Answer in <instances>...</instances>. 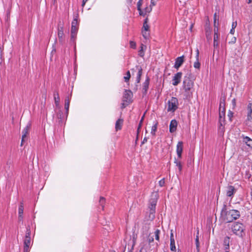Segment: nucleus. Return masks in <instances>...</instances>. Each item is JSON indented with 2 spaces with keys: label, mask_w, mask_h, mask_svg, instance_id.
<instances>
[{
  "label": "nucleus",
  "mask_w": 252,
  "mask_h": 252,
  "mask_svg": "<svg viewBox=\"0 0 252 252\" xmlns=\"http://www.w3.org/2000/svg\"><path fill=\"white\" fill-rule=\"evenodd\" d=\"M240 216V213L238 210H227L226 206L224 205L221 212L220 219L225 222H230L238 219Z\"/></svg>",
  "instance_id": "obj_1"
},
{
  "label": "nucleus",
  "mask_w": 252,
  "mask_h": 252,
  "mask_svg": "<svg viewBox=\"0 0 252 252\" xmlns=\"http://www.w3.org/2000/svg\"><path fill=\"white\" fill-rule=\"evenodd\" d=\"M193 86V81L189 77H185L183 81V88L184 91V96L186 99H189L192 97Z\"/></svg>",
  "instance_id": "obj_2"
},
{
  "label": "nucleus",
  "mask_w": 252,
  "mask_h": 252,
  "mask_svg": "<svg viewBox=\"0 0 252 252\" xmlns=\"http://www.w3.org/2000/svg\"><path fill=\"white\" fill-rule=\"evenodd\" d=\"M132 97V92L130 90H126L123 94L122 107L125 108L126 106L132 103L133 101Z\"/></svg>",
  "instance_id": "obj_3"
},
{
  "label": "nucleus",
  "mask_w": 252,
  "mask_h": 252,
  "mask_svg": "<svg viewBox=\"0 0 252 252\" xmlns=\"http://www.w3.org/2000/svg\"><path fill=\"white\" fill-rule=\"evenodd\" d=\"M231 229L233 232L239 237H243L244 234L245 226L239 222L233 223L231 226Z\"/></svg>",
  "instance_id": "obj_4"
},
{
  "label": "nucleus",
  "mask_w": 252,
  "mask_h": 252,
  "mask_svg": "<svg viewBox=\"0 0 252 252\" xmlns=\"http://www.w3.org/2000/svg\"><path fill=\"white\" fill-rule=\"evenodd\" d=\"M178 101L177 98L172 97L168 101L167 111L174 112L178 108Z\"/></svg>",
  "instance_id": "obj_5"
},
{
  "label": "nucleus",
  "mask_w": 252,
  "mask_h": 252,
  "mask_svg": "<svg viewBox=\"0 0 252 252\" xmlns=\"http://www.w3.org/2000/svg\"><path fill=\"white\" fill-rule=\"evenodd\" d=\"M248 118L246 120V125L250 127L252 131V104L250 103L248 106Z\"/></svg>",
  "instance_id": "obj_6"
},
{
  "label": "nucleus",
  "mask_w": 252,
  "mask_h": 252,
  "mask_svg": "<svg viewBox=\"0 0 252 252\" xmlns=\"http://www.w3.org/2000/svg\"><path fill=\"white\" fill-rule=\"evenodd\" d=\"M182 77V72H179L176 73L173 77L172 85L175 86L178 85L181 82Z\"/></svg>",
  "instance_id": "obj_7"
},
{
  "label": "nucleus",
  "mask_w": 252,
  "mask_h": 252,
  "mask_svg": "<svg viewBox=\"0 0 252 252\" xmlns=\"http://www.w3.org/2000/svg\"><path fill=\"white\" fill-rule=\"evenodd\" d=\"M58 35L60 43L63 45L64 43V39L63 38V26L58 27Z\"/></svg>",
  "instance_id": "obj_8"
},
{
  "label": "nucleus",
  "mask_w": 252,
  "mask_h": 252,
  "mask_svg": "<svg viewBox=\"0 0 252 252\" xmlns=\"http://www.w3.org/2000/svg\"><path fill=\"white\" fill-rule=\"evenodd\" d=\"M224 116H225V108H224V107H221V103H220V109H219V118H220V123L221 126L222 125V122L224 121Z\"/></svg>",
  "instance_id": "obj_9"
},
{
  "label": "nucleus",
  "mask_w": 252,
  "mask_h": 252,
  "mask_svg": "<svg viewBox=\"0 0 252 252\" xmlns=\"http://www.w3.org/2000/svg\"><path fill=\"white\" fill-rule=\"evenodd\" d=\"M183 149V143L182 141L178 142L177 145L176 152L179 158H181Z\"/></svg>",
  "instance_id": "obj_10"
},
{
  "label": "nucleus",
  "mask_w": 252,
  "mask_h": 252,
  "mask_svg": "<svg viewBox=\"0 0 252 252\" xmlns=\"http://www.w3.org/2000/svg\"><path fill=\"white\" fill-rule=\"evenodd\" d=\"M184 62V56H182L181 57H178L175 61V63L174 64V67L177 69L182 65L183 63Z\"/></svg>",
  "instance_id": "obj_11"
},
{
  "label": "nucleus",
  "mask_w": 252,
  "mask_h": 252,
  "mask_svg": "<svg viewBox=\"0 0 252 252\" xmlns=\"http://www.w3.org/2000/svg\"><path fill=\"white\" fill-rule=\"evenodd\" d=\"M236 189L232 186H229L227 188L226 195L228 197H232L236 192Z\"/></svg>",
  "instance_id": "obj_12"
},
{
  "label": "nucleus",
  "mask_w": 252,
  "mask_h": 252,
  "mask_svg": "<svg viewBox=\"0 0 252 252\" xmlns=\"http://www.w3.org/2000/svg\"><path fill=\"white\" fill-rule=\"evenodd\" d=\"M177 126V122L175 120H172L170 124L169 131L171 133H173L176 130Z\"/></svg>",
  "instance_id": "obj_13"
},
{
  "label": "nucleus",
  "mask_w": 252,
  "mask_h": 252,
  "mask_svg": "<svg viewBox=\"0 0 252 252\" xmlns=\"http://www.w3.org/2000/svg\"><path fill=\"white\" fill-rule=\"evenodd\" d=\"M124 120L121 118L118 119L115 123V129L116 131L121 129L122 126L123 125Z\"/></svg>",
  "instance_id": "obj_14"
},
{
  "label": "nucleus",
  "mask_w": 252,
  "mask_h": 252,
  "mask_svg": "<svg viewBox=\"0 0 252 252\" xmlns=\"http://www.w3.org/2000/svg\"><path fill=\"white\" fill-rule=\"evenodd\" d=\"M153 198H151L149 202L151 206H156L157 202L158 193L157 192H154L152 194Z\"/></svg>",
  "instance_id": "obj_15"
},
{
  "label": "nucleus",
  "mask_w": 252,
  "mask_h": 252,
  "mask_svg": "<svg viewBox=\"0 0 252 252\" xmlns=\"http://www.w3.org/2000/svg\"><path fill=\"white\" fill-rule=\"evenodd\" d=\"M149 78H147L143 84L142 93L144 94H146L149 88Z\"/></svg>",
  "instance_id": "obj_16"
},
{
  "label": "nucleus",
  "mask_w": 252,
  "mask_h": 252,
  "mask_svg": "<svg viewBox=\"0 0 252 252\" xmlns=\"http://www.w3.org/2000/svg\"><path fill=\"white\" fill-rule=\"evenodd\" d=\"M170 249L172 251H174L176 249L175 245V240L173 237V233L172 230L171 231L170 234Z\"/></svg>",
  "instance_id": "obj_17"
},
{
  "label": "nucleus",
  "mask_w": 252,
  "mask_h": 252,
  "mask_svg": "<svg viewBox=\"0 0 252 252\" xmlns=\"http://www.w3.org/2000/svg\"><path fill=\"white\" fill-rule=\"evenodd\" d=\"M136 70H138V73L137 75L136 81L137 83H139L141 79V76L142 74V67L140 66H136Z\"/></svg>",
  "instance_id": "obj_18"
},
{
  "label": "nucleus",
  "mask_w": 252,
  "mask_h": 252,
  "mask_svg": "<svg viewBox=\"0 0 252 252\" xmlns=\"http://www.w3.org/2000/svg\"><path fill=\"white\" fill-rule=\"evenodd\" d=\"M149 208H150L149 218H150V219L153 220L155 218L156 206H151V205L150 204Z\"/></svg>",
  "instance_id": "obj_19"
},
{
  "label": "nucleus",
  "mask_w": 252,
  "mask_h": 252,
  "mask_svg": "<svg viewBox=\"0 0 252 252\" xmlns=\"http://www.w3.org/2000/svg\"><path fill=\"white\" fill-rule=\"evenodd\" d=\"M243 142L246 143V144L249 146V147L252 148V139H251L249 137L246 136L243 138Z\"/></svg>",
  "instance_id": "obj_20"
},
{
  "label": "nucleus",
  "mask_w": 252,
  "mask_h": 252,
  "mask_svg": "<svg viewBox=\"0 0 252 252\" xmlns=\"http://www.w3.org/2000/svg\"><path fill=\"white\" fill-rule=\"evenodd\" d=\"M196 61L194 62L193 66L195 68L199 69L200 68V64L199 62V50L198 49L196 50Z\"/></svg>",
  "instance_id": "obj_21"
},
{
  "label": "nucleus",
  "mask_w": 252,
  "mask_h": 252,
  "mask_svg": "<svg viewBox=\"0 0 252 252\" xmlns=\"http://www.w3.org/2000/svg\"><path fill=\"white\" fill-rule=\"evenodd\" d=\"M214 28L219 29V16L217 13H215L214 15Z\"/></svg>",
  "instance_id": "obj_22"
},
{
  "label": "nucleus",
  "mask_w": 252,
  "mask_h": 252,
  "mask_svg": "<svg viewBox=\"0 0 252 252\" xmlns=\"http://www.w3.org/2000/svg\"><path fill=\"white\" fill-rule=\"evenodd\" d=\"M57 110L58 111V112H57V118L59 119H60V120L59 121V122H60L62 121V119L63 118V111L62 110L61 107H59V109H58Z\"/></svg>",
  "instance_id": "obj_23"
},
{
  "label": "nucleus",
  "mask_w": 252,
  "mask_h": 252,
  "mask_svg": "<svg viewBox=\"0 0 252 252\" xmlns=\"http://www.w3.org/2000/svg\"><path fill=\"white\" fill-rule=\"evenodd\" d=\"M230 238L226 236L224 238L223 240V244L225 246V250H228L229 247Z\"/></svg>",
  "instance_id": "obj_24"
},
{
  "label": "nucleus",
  "mask_w": 252,
  "mask_h": 252,
  "mask_svg": "<svg viewBox=\"0 0 252 252\" xmlns=\"http://www.w3.org/2000/svg\"><path fill=\"white\" fill-rule=\"evenodd\" d=\"M24 212V205L23 203H20V206L19 207L18 213L19 215V218L21 217L23 219V214Z\"/></svg>",
  "instance_id": "obj_25"
},
{
  "label": "nucleus",
  "mask_w": 252,
  "mask_h": 252,
  "mask_svg": "<svg viewBox=\"0 0 252 252\" xmlns=\"http://www.w3.org/2000/svg\"><path fill=\"white\" fill-rule=\"evenodd\" d=\"M214 41H219V29L214 28Z\"/></svg>",
  "instance_id": "obj_26"
},
{
  "label": "nucleus",
  "mask_w": 252,
  "mask_h": 252,
  "mask_svg": "<svg viewBox=\"0 0 252 252\" xmlns=\"http://www.w3.org/2000/svg\"><path fill=\"white\" fill-rule=\"evenodd\" d=\"M78 14H77V15L74 17V19L71 23V26L74 27H78Z\"/></svg>",
  "instance_id": "obj_27"
},
{
  "label": "nucleus",
  "mask_w": 252,
  "mask_h": 252,
  "mask_svg": "<svg viewBox=\"0 0 252 252\" xmlns=\"http://www.w3.org/2000/svg\"><path fill=\"white\" fill-rule=\"evenodd\" d=\"M31 126V124L28 123L27 126L24 128L22 131V133L28 134L29 133V131Z\"/></svg>",
  "instance_id": "obj_28"
},
{
  "label": "nucleus",
  "mask_w": 252,
  "mask_h": 252,
  "mask_svg": "<svg viewBox=\"0 0 252 252\" xmlns=\"http://www.w3.org/2000/svg\"><path fill=\"white\" fill-rule=\"evenodd\" d=\"M143 30L149 31V26L148 24V19L146 18L143 23Z\"/></svg>",
  "instance_id": "obj_29"
},
{
  "label": "nucleus",
  "mask_w": 252,
  "mask_h": 252,
  "mask_svg": "<svg viewBox=\"0 0 252 252\" xmlns=\"http://www.w3.org/2000/svg\"><path fill=\"white\" fill-rule=\"evenodd\" d=\"M144 48H146V46L143 44H141L140 47L141 49L138 51L139 55L141 57H143L144 56Z\"/></svg>",
  "instance_id": "obj_30"
},
{
  "label": "nucleus",
  "mask_w": 252,
  "mask_h": 252,
  "mask_svg": "<svg viewBox=\"0 0 252 252\" xmlns=\"http://www.w3.org/2000/svg\"><path fill=\"white\" fill-rule=\"evenodd\" d=\"M105 202V199L103 197H100L99 201V205L101 207V209L103 210L104 209V204Z\"/></svg>",
  "instance_id": "obj_31"
},
{
  "label": "nucleus",
  "mask_w": 252,
  "mask_h": 252,
  "mask_svg": "<svg viewBox=\"0 0 252 252\" xmlns=\"http://www.w3.org/2000/svg\"><path fill=\"white\" fill-rule=\"evenodd\" d=\"M174 163L176 164V166L178 167L179 170L180 172H181L182 169V166L181 165V162L178 161L177 159H175Z\"/></svg>",
  "instance_id": "obj_32"
},
{
  "label": "nucleus",
  "mask_w": 252,
  "mask_h": 252,
  "mask_svg": "<svg viewBox=\"0 0 252 252\" xmlns=\"http://www.w3.org/2000/svg\"><path fill=\"white\" fill-rule=\"evenodd\" d=\"M26 229L27 230L25 237L27 238H31V231L30 227L28 226V227H27Z\"/></svg>",
  "instance_id": "obj_33"
},
{
  "label": "nucleus",
  "mask_w": 252,
  "mask_h": 252,
  "mask_svg": "<svg viewBox=\"0 0 252 252\" xmlns=\"http://www.w3.org/2000/svg\"><path fill=\"white\" fill-rule=\"evenodd\" d=\"M157 125H158V123H156L154 126H152V129H151V134L153 135H155V132L156 131L157 129Z\"/></svg>",
  "instance_id": "obj_34"
},
{
  "label": "nucleus",
  "mask_w": 252,
  "mask_h": 252,
  "mask_svg": "<svg viewBox=\"0 0 252 252\" xmlns=\"http://www.w3.org/2000/svg\"><path fill=\"white\" fill-rule=\"evenodd\" d=\"M31 244V238H25L24 241V246H29Z\"/></svg>",
  "instance_id": "obj_35"
},
{
  "label": "nucleus",
  "mask_w": 252,
  "mask_h": 252,
  "mask_svg": "<svg viewBox=\"0 0 252 252\" xmlns=\"http://www.w3.org/2000/svg\"><path fill=\"white\" fill-rule=\"evenodd\" d=\"M70 103L69 102L64 103V109L65 110V113L66 115V117L68 114L69 108Z\"/></svg>",
  "instance_id": "obj_36"
},
{
  "label": "nucleus",
  "mask_w": 252,
  "mask_h": 252,
  "mask_svg": "<svg viewBox=\"0 0 252 252\" xmlns=\"http://www.w3.org/2000/svg\"><path fill=\"white\" fill-rule=\"evenodd\" d=\"M2 51L3 46H1V45H0V65L2 64L3 61V59L2 58Z\"/></svg>",
  "instance_id": "obj_37"
},
{
  "label": "nucleus",
  "mask_w": 252,
  "mask_h": 252,
  "mask_svg": "<svg viewBox=\"0 0 252 252\" xmlns=\"http://www.w3.org/2000/svg\"><path fill=\"white\" fill-rule=\"evenodd\" d=\"M148 31H144V30H142V35L145 39H147V38H148V37L149 36V33L148 32Z\"/></svg>",
  "instance_id": "obj_38"
},
{
  "label": "nucleus",
  "mask_w": 252,
  "mask_h": 252,
  "mask_svg": "<svg viewBox=\"0 0 252 252\" xmlns=\"http://www.w3.org/2000/svg\"><path fill=\"white\" fill-rule=\"evenodd\" d=\"M54 100H60V98L59 96V94L58 92L55 91L54 92Z\"/></svg>",
  "instance_id": "obj_39"
},
{
  "label": "nucleus",
  "mask_w": 252,
  "mask_h": 252,
  "mask_svg": "<svg viewBox=\"0 0 252 252\" xmlns=\"http://www.w3.org/2000/svg\"><path fill=\"white\" fill-rule=\"evenodd\" d=\"M77 33H71V38H70V41L75 43V39L76 37Z\"/></svg>",
  "instance_id": "obj_40"
},
{
  "label": "nucleus",
  "mask_w": 252,
  "mask_h": 252,
  "mask_svg": "<svg viewBox=\"0 0 252 252\" xmlns=\"http://www.w3.org/2000/svg\"><path fill=\"white\" fill-rule=\"evenodd\" d=\"M78 27L71 26V33H77V32H78Z\"/></svg>",
  "instance_id": "obj_41"
},
{
  "label": "nucleus",
  "mask_w": 252,
  "mask_h": 252,
  "mask_svg": "<svg viewBox=\"0 0 252 252\" xmlns=\"http://www.w3.org/2000/svg\"><path fill=\"white\" fill-rule=\"evenodd\" d=\"M130 77V73L129 71H127L126 75L124 77V79L126 82H127Z\"/></svg>",
  "instance_id": "obj_42"
},
{
  "label": "nucleus",
  "mask_w": 252,
  "mask_h": 252,
  "mask_svg": "<svg viewBox=\"0 0 252 252\" xmlns=\"http://www.w3.org/2000/svg\"><path fill=\"white\" fill-rule=\"evenodd\" d=\"M160 231L158 229H157L155 232V239L157 240H159V234Z\"/></svg>",
  "instance_id": "obj_43"
},
{
  "label": "nucleus",
  "mask_w": 252,
  "mask_h": 252,
  "mask_svg": "<svg viewBox=\"0 0 252 252\" xmlns=\"http://www.w3.org/2000/svg\"><path fill=\"white\" fill-rule=\"evenodd\" d=\"M27 134H26L22 133V140H21V146L23 145L24 142H25V139L27 137Z\"/></svg>",
  "instance_id": "obj_44"
},
{
  "label": "nucleus",
  "mask_w": 252,
  "mask_h": 252,
  "mask_svg": "<svg viewBox=\"0 0 252 252\" xmlns=\"http://www.w3.org/2000/svg\"><path fill=\"white\" fill-rule=\"evenodd\" d=\"M152 9V7L151 5L149 7H147L145 9V14H146L147 13H150Z\"/></svg>",
  "instance_id": "obj_45"
},
{
  "label": "nucleus",
  "mask_w": 252,
  "mask_h": 252,
  "mask_svg": "<svg viewBox=\"0 0 252 252\" xmlns=\"http://www.w3.org/2000/svg\"><path fill=\"white\" fill-rule=\"evenodd\" d=\"M195 242H196V248H197V252H199V238L197 236L196 237V238L195 239Z\"/></svg>",
  "instance_id": "obj_46"
},
{
  "label": "nucleus",
  "mask_w": 252,
  "mask_h": 252,
  "mask_svg": "<svg viewBox=\"0 0 252 252\" xmlns=\"http://www.w3.org/2000/svg\"><path fill=\"white\" fill-rule=\"evenodd\" d=\"M71 98V95H68L67 96H66L65 99V102H69L70 103V99Z\"/></svg>",
  "instance_id": "obj_47"
},
{
  "label": "nucleus",
  "mask_w": 252,
  "mask_h": 252,
  "mask_svg": "<svg viewBox=\"0 0 252 252\" xmlns=\"http://www.w3.org/2000/svg\"><path fill=\"white\" fill-rule=\"evenodd\" d=\"M60 100H55V103L57 107L56 109H59V107H61L60 106Z\"/></svg>",
  "instance_id": "obj_48"
},
{
  "label": "nucleus",
  "mask_w": 252,
  "mask_h": 252,
  "mask_svg": "<svg viewBox=\"0 0 252 252\" xmlns=\"http://www.w3.org/2000/svg\"><path fill=\"white\" fill-rule=\"evenodd\" d=\"M164 184H165L164 179H162L159 181V185L160 187L163 186Z\"/></svg>",
  "instance_id": "obj_49"
},
{
  "label": "nucleus",
  "mask_w": 252,
  "mask_h": 252,
  "mask_svg": "<svg viewBox=\"0 0 252 252\" xmlns=\"http://www.w3.org/2000/svg\"><path fill=\"white\" fill-rule=\"evenodd\" d=\"M229 119V120L230 121H231L232 120V117H233V113L231 111H229L228 113V115H227Z\"/></svg>",
  "instance_id": "obj_50"
},
{
  "label": "nucleus",
  "mask_w": 252,
  "mask_h": 252,
  "mask_svg": "<svg viewBox=\"0 0 252 252\" xmlns=\"http://www.w3.org/2000/svg\"><path fill=\"white\" fill-rule=\"evenodd\" d=\"M219 41H214V47L217 48L219 46Z\"/></svg>",
  "instance_id": "obj_51"
},
{
  "label": "nucleus",
  "mask_w": 252,
  "mask_h": 252,
  "mask_svg": "<svg viewBox=\"0 0 252 252\" xmlns=\"http://www.w3.org/2000/svg\"><path fill=\"white\" fill-rule=\"evenodd\" d=\"M144 116H145V114H144V115L143 116V117L141 118V121H140V122L139 123V124L138 129H139L140 128V127L141 126V125H142V122H143V121L144 120Z\"/></svg>",
  "instance_id": "obj_52"
},
{
  "label": "nucleus",
  "mask_w": 252,
  "mask_h": 252,
  "mask_svg": "<svg viewBox=\"0 0 252 252\" xmlns=\"http://www.w3.org/2000/svg\"><path fill=\"white\" fill-rule=\"evenodd\" d=\"M29 246H24V252H29Z\"/></svg>",
  "instance_id": "obj_53"
},
{
  "label": "nucleus",
  "mask_w": 252,
  "mask_h": 252,
  "mask_svg": "<svg viewBox=\"0 0 252 252\" xmlns=\"http://www.w3.org/2000/svg\"><path fill=\"white\" fill-rule=\"evenodd\" d=\"M130 45L131 48H134L136 47V43L134 42L130 41Z\"/></svg>",
  "instance_id": "obj_54"
},
{
  "label": "nucleus",
  "mask_w": 252,
  "mask_h": 252,
  "mask_svg": "<svg viewBox=\"0 0 252 252\" xmlns=\"http://www.w3.org/2000/svg\"><path fill=\"white\" fill-rule=\"evenodd\" d=\"M157 1V0H151V5L152 7L155 6L156 4Z\"/></svg>",
  "instance_id": "obj_55"
},
{
  "label": "nucleus",
  "mask_w": 252,
  "mask_h": 252,
  "mask_svg": "<svg viewBox=\"0 0 252 252\" xmlns=\"http://www.w3.org/2000/svg\"><path fill=\"white\" fill-rule=\"evenodd\" d=\"M237 22L235 21V22H233L232 23V28L231 29H235L236 26H237Z\"/></svg>",
  "instance_id": "obj_56"
},
{
  "label": "nucleus",
  "mask_w": 252,
  "mask_h": 252,
  "mask_svg": "<svg viewBox=\"0 0 252 252\" xmlns=\"http://www.w3.org/2000/svg\"><path fill=\"white\" fill-rule=\"evenodd\" d=\"M236 38L235 37H233L232 39H231V41H230V42H231L232 43H234L236 42Z\"/></svg>",
  "instance_id": "obj_57"
},
{
  "label": "nucleus",
  "mask_w": 252,
  "mask_h": 252,
  "mask_svg": "<svg viewBox=\"0 0 252 252\" xmlns=\"http://www.w3.org/2000/svg\"><path fill=\"white\" fill-rule=\"evenodd\" d=\"M147 142V138L145 137V138L143 139V141H142V142H141V144H144V143H146V142Z\"/></svg>",
  "instance_id": "obj_58"
},
{
  "label": "nucleus",
  "mask_w": 252,
  "mask_h": 252,
  "mask_svg": "<svg viewBox=\"0 0 252 252\" xmlns=\"http://www.w3.org/2000/svg\"><path fill=\"white\" fill-rule=\"evenodd\" d=\"M235 32V29H231L230 31V33L231 34H233Z\"/></svg>",
  "instance_id": "obj_59"
},
{
  "label": "nucleus",
  "mask_w": 252,
  "mask_h": 252,
  "mask_svg": "<svg viewBox=\"0 0 252 252\" xmlns=\"http://www.w3.org/2000/svg\"><path fill=\"white\" fill-rule=\"evenodd\" d=\"M88 0H83V1H82V6L83 7L84 6L86 2L88 1Z\"/></svg>",
  "instance_id": "obj_60"
},
{
  "label": "nucleus",
  "mask_w": 252,
  "mask_h": 252,
  "mask_svg": "<svg viewBox=\"0 0 252 252\" xmlns=\"http://www.w3.org/2000/svg\"><path fill=\"white\" fill-rule=\"evenodd\" d=\"M140 5H141V4L140 3V1H139L138 2V4H137V8H138V11H140Z\"/></svg>",
  "instance_id": "obj_61"
},
{
  "label": "nucleus",
  "mask_w": 252,
  "mask_h": 252,
  "mask_svg": "<svg viewBox=\"0 0 252 252\" xmlns=\"http://www.w3.org/2000/svg\"><path fill=\"white\" fill-rule=\"evenodd\" d=\"M139 11V14L140 15H144L143 13L142 12L141 10L140 9Z\"/></svg>",
  "instance_id": "obj_62"
},
{
  "label": "nucleus",
  "mask_w": 252,
  "mask_h": 252,
  "mask_svg": "<svg viewBox=\"0 0 252 252\" xmlns=\"http://www.w3.org/2000/svg\"><path fill=\"white\" fill-rule=\"evenodd\" d=\"M232 102H233V104L234 105V106L235 105V99H233L232 100Z\"/></svg>",
  "instance_id": "obj_63"
},
{
  "label": "nucleus",
  "mask_w": 252,
  "mask_h": 252,
  "mask_svg": "<svg viewBox=\"0 0 252 252\" xmlns=\"http://www.w3.org/2000/svg\"><path fill=\"white\" fill-rule=\"evenodd\" d=\"M220 103H221V107H224V104L223 103H222V102H220Z\"/></svg>",
  "instance_id": "obj_64"
}]
</instances>
